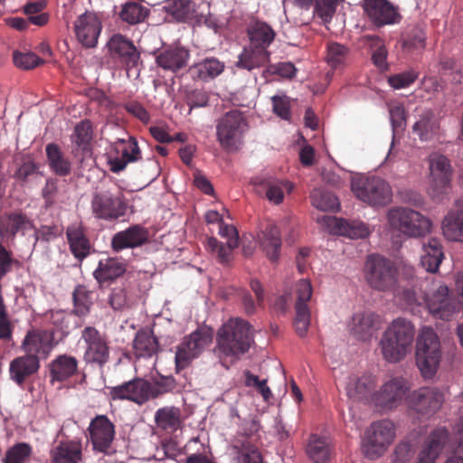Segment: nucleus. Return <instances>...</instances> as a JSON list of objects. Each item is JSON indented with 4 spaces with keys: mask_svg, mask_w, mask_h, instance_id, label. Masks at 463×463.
<instances>
[{
    "mask_svg": "<svg viewBox=\"0 0 463 463\" xmlns=\"http://www.w3.org/2000/svg\"><path fill=\"white\" fill-rule=\"evenodd\" d=\"M13 61L16 67L23 70H31L43 63V60L33 52H14Z\"/></svg>",
    "mask_w": 463,
    "mask_h": 463,
    "instance_id": "59",
    "label": "nucleus"
},
{
    "mask_svg": "<svg viewBox=\"0 0 463 463\" xmlns=\"http://www.w3.org/2000/svg\"><path fill=\"white\" fill-rule=\"evenodd\" d=\"M387 219L392 228L408 237H423L431 230V222L411 208H392L389 210Z\"/></svg>",
    "mask_w": 463,
    "mask_h": 463,
    "instance_id": "7",
    "label": "nucleus"
},
{
    "mask_svg": "<svg viewBox=\"0 0 463 463\" xmlns=\"http://www.w3.org/2000/svg\"><path fill=\"white\" fill-rule=\"evenodd\" d=\"M102 30V24L91 12L79 15L73 23V31L78 42L85 48H94Z\"/></svg>",
    "mask_w": 463,
    "mask_h": 463,
    "instance_id": "23",
    "label": "nucleus"
},
{
    "mask_svg": "<svg viewBox=\"0 0 463 463\" xmlns=\"http://www.w3.org/2000/svg\"><path fill=\"white\" fill-rule=\"evenodd\" d=\"M167 14L178 22L192 25L210 26V7L203 2L193 0H167L164 6Z\"/></svg>",
    "mask_w": 463,
    "mask_h": 463,
    "instance_id": "11",
    "label": "nucleus"
},
{
    "mask_svg": "<svg viewBox=\"0 0 463 463\" xmlns=\"http://www.w3.org/2000/svg\"><path fill=\"white\" fill-rule=\"evenodd\" d=\"M310 198L313 206L320 211L336 212L340 208L338 198L331 192L323 189H314Z\"/></svg>",
    "mask_w": 463,
    "mask_h": 463,
    "instance_id": "53",
    "label": "nucleus"
},
{
    "mask_svg": "<svg viewBox=\"0 0 463 463\" xmlns=\"http://www.w3.org/2000/svg\"><path fill=\"white\" fill-rule=\"evenodd\" d=\"M255 184L265 192L266 198L275 204H279L283 202L285 190L290 192L293 188L289 182L279 180L271 176L258 177Z\"/></svg>",
    "mask_w": 463,
    "mask_h": 463,
    "instance_id": "39",
    "label": "nucleus"
},
{
    "mask_svg": "<svg viewBox=\"0 0 463 463\" xmlns=\"http://www.w3.org/2000/svg\"><path fill=\"white\" fill-rule=\"evenodd\" d=\"M334 452L330 440L312 434L306 446V453L313 463H328Z\"/></svg>",
    "mask_w": 463,
    "mask_h": 463,
    "instance_id": "37",
    "label": "nucleus"
},
{
    "mask_svg": "<svg viewBox=\"0 0 463 463\" xmlns=\"http://www.w3.org/2000/svg\"><path fill=\"white\" fill-rule=\"evenodd\" d=\"M189 51L181 46H169L162 49L156 57L158 67L165 71L177 72L187 66Z\"/></svg>",
    "mask_w": 463,
    "mask_h": 463,
    "instance_id": "30",
    "label": "nucleus"
},
{
    "mask_svg": "<svg viewBox=\"0 0 463 463\" xmlns=\"http://www.w3.org/2000/svg\"><path fill=\"white\" fill-rule=\"evenodd\" d=\"M410 389V383L406 379L393 377L373 394V401L383 410H392L402 404Z\"/></svg>",
    "mask_w": 463,
    "mask_h": 463,
    "instance_id": "15",
    "label": "nucleus"
},
{
    "mask_svg": "<svg viewBox=\"0 0 463 463\" xmlns=\"http://www.w3.org/2000/svg\"><path fill=\"white\" fill-rule=\"evenodd\" d=\"M127 270V263L118 258L100 259L93 277L99 283L112 282L121 277Z\"/></svg>",
    "mask_w": 463,
    "mask_h": 463,
    "instance_id": "34",
    "label": "nucleus"
},
{
    "mask_svg": "<svg viewBox=\"0 0 463 463\" xmlns=\"http://www.w3.org/2000/svg\"><path fill=\"white\" fill-rule=\"evenodd\" d=\"M87 430L94 451L105 455H112L115 452L112 449L116 435L115 425L106 415H97L93 418Z\"/></svg>",
    "mask_w": 463,
    "mask_h": 463,
    "instance_id": "14",
    "label": "nucleus"
},
{
    "mask_svg": "<svg viewBox=\"0 0 463 463\" xmlns=\"http://www.w3.org/2000/svg\"><path fill=\"white\" fill-rule=\"evenodd\" d=\"M260 426L255 420L248 424L244 433L238 435L233 448L237 450V463H262V456L259 449Z\"/></svg>",
    "mask_w": 463,
    "mask_h": 463,
    "instance_id": "17",
    "label": "nucleus"
},
{
    "mask_svg": "<svg viewBox=\"0 0 463 463\" xmlns=\"http://www.w3.org/2000/svg\"><path fill=\"white\" fill-rule=\"evenodd\" d=\"M155 419L156 424L165 430L175 431L182 425L181 411L175 407H165L157 410Z\"/></svg>",
    "mask_w": 463,
    "mask_h": 463,
    "instance_id": "52",
    "label": "nucleus"
},
{
    "mask_svg": "<svg viewBox=\"0 0 463 463\" xmlns=\"http://www.w3.org/2000/svg\"><path fill=\"white\" fill-rule=\"evenodd\" d=\"M213 339V331L211 327L201 326L190 335L184 337L177 346L175 353V368L179 372L186 368L191 362L197 358Z\"/></svg>",
    "mask_w": 463,
    "mask_h": 463,
    "instance_id": "9",
    "label": "nucleus"
},
{
    "mask_svg": "<svg viewBox=\"0 0 463 463\" xmlns=\"http://www.w3.org/2000/svg\"><path fill=\"white\" fill-rule=\"evenodd\" d=\"M349 49L338 43H332L327 45L326 61L333 68L337 69L343 66L348 56Z\"/></svg>",
    "mask_w": 463,
    "mask_h": 463,
    "instance_id": "57",
    "label": "nucleus"
},
{
    "mask_svg": "<svg viewBox=\"0 0 463 463\" xmlns=\"http://www.w3.org/2000/svg\"><path fill=\"white\" fill-rule=\"evenodd\" d=\"M419 73L414 70H409L401 73L390 76L389 84L397 90L407 88L411 85L418 78Z\"/></svg>",
    "mask_w": 463,
    "mask_h": 463,
    "instance_id": "63",
    "label": "nucleus"
},
{
    "mask_svg": "<svg viewBox=\"0 0 463 463\" xmlns=\"http://www.w3.org/2000/svg\"><path fill=\"white\" fill-rule=\"evenodd\" d=\"M57 344L52 330H32L26 334L22 347L26 354L46 358Z\"/></svg>",
    "mask_w": 463,
    "mask_h": 463,
    "instance_id": "26",
    "label": "nucleus"
},
{
    "mask_svg": "<svg viewBox=\"0 0 463 463\" xmlns=\"http://www.w3.org/2000/svg\"><path fill=\"white\" fill-rule=\"evenodd\" d=\"M444 253L440 241L436 238L429 240L427 244L423 245V254L420 257L421 266L429 272L434 273L438 270Z\"/></svg>",
    "mask_w": 463,
    "mask_h": 463,
    "instance_id": "45",
    "label": "nucleus"
},
{
    "mask_svg": "<svg viewBox=\"0 0 463 463\" xmlns=\"http://www.w3.org/2000/svg\"><path fill=\"white\" fill-rule=\"evenodd\" d=\"M224 68V62L215 57H210L191 66L189 73L194 80L208 81L222 74Z\"/></svg>",
    "mask_w": 463,
    "mask_h": 463,
    "instance_id": "41",
    "label": "nucleus"
},
{
    "mask_svg": "<svg viewBox=\"0 0 463 463\" xmlns=\"http://www.w3.org/2000/svg\"><path fill=\"white\" fill-rule=\"evenodd\" d=\"M90 293L87 290L85 286L78 285L72 294L74 313L77 316H86L90 312V307L92 304L90 300Z\"/></svg>",
    "mask_w": 463,
    "mask_h": 463,
    "instance_id": "56",
    "label": "nucleus"
},
{
    "mask_svg": "<svg viewBox=\"0 0 463 463\" xmlns=\"http://www.w3.org/2000/svg\"><path fill=\"white\" fill-rule=\"evenodd\" d=\"M79 361L69 354L58 355L50 364V374L53 381L63 382L78 373Z\"/></svg>",
    "mask_w": 463,
    "mask_h": 463,
    "instance_id": "40",
    "label": "nucleus"
},
{
    "mask_svg": "<svg viewBox=\"0 0 463 463\" xmlns=\"http://www.w3.org/2000/svg\"><path fill=\"white\" fill-rule=\"evenodd\" d=\"M325 221L329 227H333L334 232L350 238H364L369 235V228L361 222H349L336 217H325Z\"/></svg>",
    "mask_w": 463,
    "mask_h": 463,
    "instance_id": "43",
    "label": "nucleus"
},
{
    "mask_svg": "<svg viewBox=\"0 0 463 463\" xmlns=\"http://www.w3.org/2000/svg\"><path fill=\"white\" fill-rule=\"evenodd\" d=\"M443 402V393L433 387L420 388L408 398L409 408L424 418H430L439 411Z\"/></svg>",
    "mask_w": 463,
    "mask_h": 463,
    "instance_id": "18",
    "label": "nucleus"
},
{
    "mask_svg": "<svg viewBox=\"0 0 463 463\" xmlns=\"http://www.w3.org/2000/svg\"><path fill=\"white\" fill-rule=\"evenodd\" d=\"M259 243L266 256L271 260L279 259L281 248V237L279 227L275 224H269L258 235Z\"/></svg>",
    "mask_w": 463,
    "mask_h": 463,
    "instance_id": "38",
    "label": "nucleus"
},
{
    "mask_svg": "<svg viewBox=\"0 0 463 463\" xmlns=\"http://www.w3.org/2000/svg\"><path fill=\"white\" fill-rule=\"evenodd\" d=\"M253 343L250 325L241 318H232L218 330L215 353L226 368L227 360L232 364L247 353Z\"/></svg>",
    "mask_w": 463,
    "mask_h": 463,
    "instance_id": "1",
    "label": "nucleus"
},
{
    "mask_svg": "<svg viewBox=\"0 0 463 463\" xmlns=\"http://www.w3.org/2000/svg\"><path fill=\"white\" fill-rule=\"evenodd\" d=\"M207 249L216 255L218 261L222 264H229L232 260V250L228 243L223 244L215 238H209L207 241Z\"/></svg>",
    "mask_w": 463,
    "mask_h": 463,
    "instance_id": "58",
    "label": "nucleus"
},
{
    "mask_svg": "<svg viewBox=\"0 0 463 463\" xmlns=\"http://www.w3.org/2000/svg\"><path fill=\"white\" fill-rule=\"evenodd\" d=\"M270 61V52L262 51L246 45L238 56L235 66L238 69L251 71L255 69L267 67Z\"/></svg>",
    "mask_w": 463,
    "mask_h": 463,
    "instance_id": "36",
    "label": "nucleus"
},
{
    "mask_svg": "<svg viewBox=\"0 0 463 463\" xmlns=\"http://www.w3.org/2000/svg\"><path fill=\"white\" fill-rule=\"evenodd\" d=\"M273 112L284 120L291 118V100L286 95H275L271 98Z\"/></svg>",
    "mask_w": 463,
    "mask_h": 463,
    "instance_id": "60",
    "label": "nucleus"
},
{
    "mask_svg": "<svg viewBox=\"0 0 463 463\" xmlns=\"http://www.w3.org/2000/svg\"><path fill=\"white\" fill-rule=\"evenodd\" d=\"M109 390L111 400H128L142 405L148 401L149 382L137 377Z\"/></svg>",
    "mask_w": 463,
    "mask_h": 463,
    "instance_id": "24",
    "label": "nucleus"
},
{
    "mask_svg": "<svg viewBox=\"0 0 463 463\" xmlns=\"http://www.w3.org/2000/svg\"><path fill=\"white\" fill-rule=\"evenodd\" d=\"M84 343L82 360L86 364L103 369L110 361V346L108 336L94 326H86L81 331Z\"/></svg>",
    "mask_w": 463,
    "mask_h": 463,
    "instance_id": "8",
    "label": "nucleus"
},
{
    "mask_svg": "<svg viewBox=\"0 0 463 463\" xmlns=\"http://www.w3.org/2000/svg\"><path fill=\"white\" fill-rule=\"evenodd\" d=\"M396 430L389 420H376L371 423L362 440V452L369 459L382 457L393 442Z\"/></svg>",
    "mask_w": 463,
    "mask_h": 463,
    "instance_id": "6",
    "label": "nucleus"
},
{
    "mask_svg": "<svg viewBox=\"0 0 463 463\" xmlns=\"http://www.w3.org/2000/svg\"><path fill=\"white\" fill-rule=\"evenodd\" d=\"M246 127L242 113L237 109L223 115L217 124V137L223 148H231Z\"/></svg>",
    "mask_w": 463,
    "mask_h": 463,
    "instance_id": "21",
    "label": "nucleus"
},
{
    "mask_svg": "<svg viewBox=\"0 0 463 463\" xmlns=\"http://www.w3.org/2000/svg\"><path fill=\"white\" fill-rule=\"evenodd\" d=\"M351 190L360 201L373 207H383L392 200V189L383 178L360 175L352 179Z\"/></svg>",
    "mask_w": 463,
    "mask_h": 463,
    "instance_id": "5",
    "label": "nucleus"
},
{
    "mask_svg": "<svg viewBox=\"0 0 463 463\" xmlns=\"http://www.w3.org/2000/svg\"><path fill=\"white\" fill-rule=\"evenodd\" d=\"M112 149L117 156L109 157L108 164L109 170L115 174L125 170L128 164L138 162L142 158L137 140L131 136L128 138H117L112 144Z\"/></svg>",
    "mask_w": 463,
    "mask_h": 463,
    "instance_id": "19",
    "label": "nucleus"
},
{
    "mask_svg": "<svg viewBox=\"0 0 463 463\" xmlns=\"http://www.w3.org/2000/svg\"><path fill=\"white\" fill-rule=\"evenodd\" d=\"M247 35L250 40L248 45L255 49L269 51L268 48L273 43L276 33L267 23L256 21L248 26Z\"/></svg>",
    "mask_w": 463,
    "mask_h": 463,
    "instance_id": "35",
    "label": "nucleus"
},
{
    "mask_svg": "<svg viewBox=\"0 0 463 463\" xmlns=\"http://www.w3.org/2000/svg\"><path fill=\"white\" fill-rule=\"evenodd\" d=\"M463 451V407L459 410V420L455 426V439H450L445 428H438L428 436L419 455L418 463H435L442 449Z\"/></svg>",
    "mask_w": 463,
    "mask_h": 463,
    "instance_id": "3",
    "label": "nucleus"
},
{
    "mask_svg": "<svg viewBox=\"0 0 463 463\" xmlns=\"http://www.w3.org/2000/svg\"><path fill=\"white\" fill-rule=\"evenodd\" d=\"M40 368L39 358L33 354H24L11 361L9 377L19 387H24L25 382Z\"/></svg>",
    "mask_w": 463,
    "mask_h": 463,
    "instance_id": "29",
    "label": "nucleus"
},
{
    "mask_svg": "<svg viewBox=\"0 0 463 463\" xmlns=\"http://www.w3.org/2000/svg\"><path fill=\"white\" fill-rule=\"evenodd\" d=\"M148 241V230L139 224H135L113 235L111 239V249L116 252H119L125 249L143 246Z\"/></svg>",
    "mask_w": 463,
    "mask_h": 463,
    "instance_id": "28",
    "label": "nucleus"
},
{
    "mask_svg": "<svg viewBox=\"0 0 463 463\" xmlns=\"http://www.w3.org/2000/svg\"><path fill=\"white\" fill-rule=\"evenodd\" d=\"M45 152L48 165L55 175L67 176L71 174V163L57 144H48L45 147Z\"/></svg>",
    "mask_w": 463,
    "mask_h": 463,
    "instance_id": "44",
    "label": "nucleus"
},
{
    "mask_svg": "<svg viewBox=\"0 0 463 463\" xmlns=\"http://www.w3.org/2000/svg\"><path fill=\"white\" fill-rule=\"evenodd\" d=\"M415 451V444L412 441H402L395 448L392 462L408 463L413 458Z\"/></svg>",
    "mask_w": 463,
    "mask_h": 463,
    "instance_id": "62",
    "label": "nucleus"
},
{
    "mask_svg": "<svg viewBox=\"0 0 463 463\" xmlns=\"http://www.w3.org/2000/svg\"><path fill=\"white\" fill-rule=\"evenodd\" d=\"M439 128V122L431 110L420 115L419 119L412 126V131L420 140L430 139Z\"/></svg>",
    "mask_w": 463,
    "mask_h": 463,
    "instance_id": "49",
    "label": "nucleus"
},
{
    "mask_svg": "<svg viewBox=\"0 0 463 463\" xmlns=\"http://www.w3.org/2000/svg\"><path fill=\"white\" fill-rule=\"evenodd\" d=\"M62 233L63 228L59 224L41 225L34 232L35 240L43 242L52 241L61 237Z\"/></svg>",
    "mask_w": 463,
    "mask_h": 463,
    "instance_id": "61",
    "label": "nucleus"
},
{
    "mask_svg": "<svg viewBox=\"0 0 463 463\" xmlns=\"http://www.w3.org/2000/svg\"><path fill=\"white\" fill-rule=\"evenodd\" d=\"M26 227L35 229L33 221L21 212L4 213L0 214V238L14 239Z\"/></svg>",
    "mask_w": 463,
    "mask_h": 463,
    "instance_id": "33",
    "label": "nucleus"
},
{
    "mask_svg": "<svg viewBox=\"0 0 463 463\" xmlns=\"http://www.w3.org/2000/svg\"><path fill=\"white\" fill-rule=\"evenodd\" d=\"M149 10L137 2H127L122 5L118 16L122 22L135 25L145 21Z\"/></svg>",
    "mask_w": 463,
    "mask_h": 463,
    "instance_id": "51",
    "label": "nucleus"
},
{
    "mask_svg": "<svg viewBox=\"0 0 463 463\" xmlns=\"http://www.w3.org/2000/svg\"><path fill=\"white\" fill-rule=\"evenodd\" d=\"M362 7L375 28L398 24L402 19L399 8L388 0H363Z\"/></svg>",
    "mask_w": 463,
    "mask_h": 463,
    "instance_id": "16",
    "label": "nucleus"
},
{
    "mask_svg": "<svg viewBox=\"0 0 463 463\" xmlns=\"http://www.w3.org/2000/svg\"><path fill=\"white\" fill-rule=\"evenodd\" d=\"M382 318L371 311H363L354 314L349 324L350 334L361 341H369L382 327Z\"/></svg>",
    "mask_w": 463,
    "mask_h": 463,
    "instance_id": "27",
    "label": "nucleus"
},
{
    "mask_svg": "<svg viewBox=\"0 0 463 463\" xmlns=\"http://www.w3.org/2000/svg\"><path fill=\"white\" fill-rule=\"evenodd\" d=\"M422 301L436 318L449 320L455 311L454 301L446 285H439L430 295L422 296Z\"/></svg>",
    "mask_w": 463,
    "mask_h": 463,
    "instance_id": "25",
    "label": "nucleus"
},
{
    "mask_svg": "<svg viewBox=\"0 0 463 463\" xmlns=\"http://www.w3.org/2000/svg\"><path fill=\"white\" fill-rule=\"evenodd\" d=\"M52 463H81L82 443L80 439L61 440L50 450Z\"/></svg>",
    "mask_w": 463,
    "mask_h": 463,
    "instance_id": "32",
    "label": "nucleus"
},
{
    "mask_svg": "<svg viewBox=\"0 0 463 463\" xmlns=\"http://www.w3.org/2000/svg\"><path fill=\"white\" fill-rule=\"evenodd\" d=\"M364 44L372 52V61L380 70L386 71L388 69L386 49L384 41L377 35H364L363 37Z\"/></svg>",
    "mask_w": 463,
    "mask_h": 463,
    "instance_id": "47",
    "label": "nucleus"
},
{
    "mask_svg": "<svg viewBox=\"0 0 463 463\" xmlns=\"http://www.w3.org/2000/svg\"><path fill=\"white\" fill-rule=\"evenodd\" d=\"M415 336L413 324L403 317H398L386 327L379 342L383 359L396 364L405 358L411 351Z\"/></svg>",
    "mask_w": 463,
    "mask_h": 463,
    "instance_id": "2",
    "label": "nucleus"
},
{
    "mask_svg": "<svg viewBox=\"0 0 463 463\" xmlns=\"http://www.w3.org/2000/svg\"><path fill=\"white\" fill-rule=\"evenodd\" d=\"M375 376L364 373L360 377H351L346 384V393L349 398L360 401L368 398L375 388Z\"/></svg>",
    "mask_w": 463,
    "mask_h": 463,
    "instance_id": "42",
    "label": "nucleus"
},
{
    "mask_svg": "<svg viewBox=\"0 0 463 463\" xmlns=\"http://www.w3.org/2000/svg\"><path fill=\"white\" fill-rule=\"evenodd\" d=\"M14 326L10 320L4 298L0 296V340L7 341L12 338Z\"/></svg>",
    "mask_w": 463,
    "mask_h": 463,
    "instance_id": "64",
    "label": "nucleus"
},
{
    "mask_svg": "<svg viewBox=\"0 0 463 463\" xmlns=\"http://www.w3.org/2000/svg\"><path fill=\"white\" fill-rule=\"evenodd\" d=\"M134 352L137 357H151L158 351L156 337L149 330H139L133 343Z\"/></svg>",
    "mask_w": 463,
    "mask_h": 463,
    "instance_id": "46",
    "label": "nucleus"
},
{
    "mask_svg": "<svg viewBox=\"0 0 463 463\" xmlns=\"http://www.w3.org/2000/svg\"><path fill=\"white\" fill-rule=\"evenodd\" d=\"M128 210V202L120 191H100L91 199V211L95 218L107 222H115L124 217Z\"/></svg>",
    "mask_w": 463,
    "mask_h": 463,
    "instance_id": "10",
    "label": "nucleus"
},
{
    "mask_svg": "<svg viewBox=\"0 0 463 463\" xmlns=\"http://www.w3.org/2000/svg\"><path fill=\"white\" fill-rule=\"evenodd\" d=\"M366 279L369 285L378 290L392 288L397 279L393 262L379 255H371L366 260Z\"/></svg>",
    "mask_w": 463,
    "mask_h": 463,
    "instance_id": "12",
    "label": "nucleus"
},
{
    "mask_svg": "<svg viewBox=\"0 0 463 463\" xmlns=\"http://www.w3.org/2000/svg\"><path fill=\"white\" fill-rule=\"evenodd\" d=\"M69 249L73 257L81 262L90 255L92 245L80 223L71 224L66 229Z\"/></svg>",
    "mask_w": 463,
    "mask_h": 463,
    "instance_id": "31",
    "label": "nucleus"
},
{
    "mask_svg": "<svg viewBox=\"0 0 463 463\" xmlns=\"http://www.w3.org/2000/svg\"><path fill=\"white\" fill-rule=\"evenodd\" d=\"M444 236L453 241L463 242V212H450L442 222Z\"/></svg>",
    "mask_w": 463,
    "mask_h": 463,
    "instance_id": "48",
    "label": "nucleus"
},
{
    "mask_svg": "<svg viewBox=\"0 0 463 463\" xmlns=\"http://www.w3.org/2000/svg\"><path fill=\"white\" fill-rule=\"evenodd\" d=\"M92 139V124L90 120L84 119L74 128L72 140L82 151V157L91 155L90 141Z\"/></svg>",
    "mask_w": 463,
    "mask_h": 463,
    "instance_id": "50",
    "label": "nucleus"
},
{
    "mask_svg": "<svg viewBox=\"0 0 463 463\" xmlns=\"http://www.w3.org/2000/svg\"><path fill=\"white\" fill-rule=\"evenodd\" d=\"M416 364L424 379H431L441 359L439 339L435 331L423 327L418 335L415 352Z\"/></svg>",
    "mask_w": 463,
    "mask_h": 463,
    "instance_id": "4",
    "label": "nucleus"
},
{
    "mask_svg": "<svg viewBox=\"0 0 463 463\" xmlns=\"http://www.w3.org/2000/svg\"><path fill=\"white\" fill-rule=\"evenodd\" d=\"M107 48L109 57L121 66L131 69L137 65L140 54L133 42L126 36L113 34L107 43Z\"/></svg>",
    "mask_w": 463,
    "mask_h": 463,
    "instance_id": "20",
    "label": "nucleus"
},
{
    "mask_svg": "<svg viewBox=\"0 0 463 463\" xmlns=\"http://www.w3.org/2000/svg\"><path fill=\"white\" fill-rule=\"evenodd\" d=\"M297 301L295 305L296 317L294 319V327L296 333L303 337L306 335L310 324V310L307 302L312 296V286L309 280L300 279L296 284Z\"/></svg>",
    "mask_w": 463,
    "mask_h": 463,
    "instance_id": "22",
    "label": "nucleus"
},
{
    "mask_svg": "<svg viewBox=\"0 0 463 463\" xmlns=\"http://www.w3.org/2000/svg\"><path fill=\"white\" fill-rule=\"evenodd\" d=\"M429 163L430 172L429 194L433 200L441 201L450 191L451 165L445 156L438 153L430 156Z\"/></svg>",
    "mask_w": 463,
    "mask_h": 463,
    "instance_id": "13",
    "label": "nucleus"
},
{
    "mask_svg": "<svg viewBox=\"0 0 463 463\" xmlns=\"http://www.w3.org/2000/svg\"><path fill=\"white\" fill-rule=\"evenodd\" d=\"M33 453V448L26 442H19L10 447L2 459L3 463H24Z\"/></svg>",
    "mask_w": 463,
    "mask_h": 463,
    "instance_id": "55",
    "label": "nucleus"
},
{
    "mask_svg": "<svg viewBox=\"0 0 463 463\" xmlns=\"http://www.w3.org/2000/svg\"><path fill=\"white\" fill-rule=\"evenodd\" d=\"M176 388V381L173 376L159 375L154 377L149 382L148 401L157 399L168 392H172Z\"/></svg>",
    "mask_w": 463,
    "mask_h": 463,
    "instance_id": "54",
    "label": "nucleus"
}]
</instances>
